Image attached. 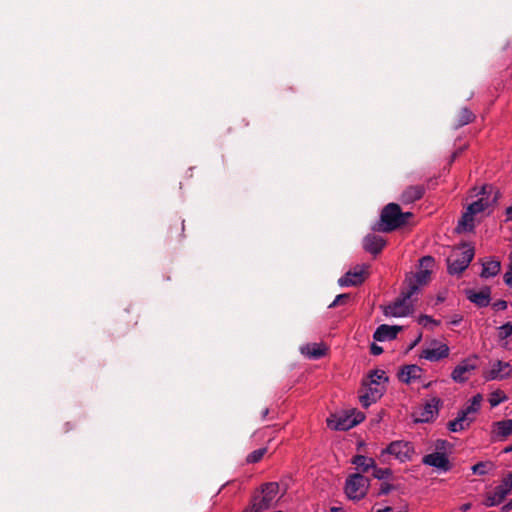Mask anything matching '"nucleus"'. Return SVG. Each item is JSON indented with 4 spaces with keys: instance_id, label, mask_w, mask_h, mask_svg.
Returning a JSON list of instances; mask_svg holds the SVG:
<instances>
[{
    "instance_id": "1",
    "label": "nucleus",
    "mask_w": 512,
    "mask_h": 512,
    "mask_svg": "<svg viewBox=\"0 0 512 512\" xmlns=\"http://www.w3.org/2000/svg\"><path fill=\"white\" fill-rule=\"evenodd\" d=\"M278 492V483H264L260 490L253 495L251 505L247 507L243 512H262L269 509L272 506Z\"/></svg>"
},
{
    "instance_id": "2",
    "label": "nucleus",
    "mask_w": 512,
    "mask_h": 512,
    "mask_svg": "<svg viewBox=\"0 0 512 512\" xmlns=\"http://www.w3.org/2000/svg\"><path fill=\"white\" fill-rule=\"evenodd\" d=\"M474 257V249L464 245L463 248L455 249L447 258L448 272L461 274L470 264Z\"/></svg>"
},
{
    "instance_id": "3",
    "label": "nucleus",
    "mask_w": 512,
    "mask_h": 512,
    "mask_svg": "<svg viewBox=\"0 0 512 512\" xmlns=\"http://www.w3.org/2000/svg\"><path fill=\"white\" fill-rule=\"evenodd\" d=\"M381 224L379 230L391 232L403 226V215L401 208L396 203L386 205L380 216Z\"/></svg>"
},
{
    "instance_id": "4",
    "label": "nucleus",
    "mask_w": 512,
    "mask_h": 512,
    "mask_svg": "<svg viewBox=\"0 0 512 512\" xmlns=\"http://www.w3.org/2000/svg\"><path fill=\"white\" fill-rule=\"evenodd\" d=\"M369 484V479L361 473L351 474L345 482V494L351 500H361L366 496Z\"/></svg>"
},
{
    "instance_id": "5",
    "label": "nucleus",
    "mask_w": 512,
    "mask_h": 512,
    "mask_svg": "<svg viewBox=\"0 0 512 512\" xmlns=\"http://www.w3.org/2000/svg\"><path fill=\"white\" fill-rule=\"evenodd\" d=\"M511 490H512V473H509L502 480V483L495 488L494 493L489 495L486 498L484 505L487 507H493V506L499 505L506 498V496L510 493Z\"/></svg>"
},
{
    "instance_id": "6",
    "label": "nucleus",
    "mask_w": 512,
    "mask_h": 512,
    "mask_svg": "<svg viewBox=\"0 0 512 512\" xmlns=\"http://www.w3.org/2000/svg\"><path fill=\"white\" fill-rule=\"evenodd\" d=\"M383 387L372 384L370 381H363V387L360 391L359 400L363 407L367 408L375 403L383 395Z\"/></svg>"
},
{
    "instance_id": "7",
    "label": "nucleus",
    "mask_w": 512,
    "mask_h": 512,
    "mask_svg": "<svg viewBox=\"0 0 512 512\" xmlns=\"http://www.w3.org/2000/svg\"><path fill=\"white\" fill-rule=\"evenodd\" d=\"M385 453L394 455L401 462L411 460L415 453L412 443L405 441H394L384 450Z\"/></svg>"
},
{
    "instance_id": "8",
    "label": "nucleus",
    "mask_w": 512,
    "mask_h": 512,
    "mask_svg": "<svg viewBox=\"0 0 512 512\" xmlns=\"http://www.w3.org/2000/svg\"><path fill=\"white\" fill-rule=\"evenodd\" d=\"M368 265L357 266L353 270H349L344 276L339 278L338 284L342 287L357 286L362 284L366 278V269Z\"/></svg>"
},
{
    "instance_id": "9",
    "label": "nucleus",
    "mask_w": 512,
    "mask_h": 512,
    "mask_svg": "<svg viewBox=\"0 0 512 512\" xmlns=\"http://www.w3.org/2000/svg\"><path fill=\"white\" fill-rule=\"evenodd\" d=\"M411 312V305L402 294L392 304L383 307V313L386 316L404 317Z\"/></svg>"
},
{
    "instance_id": "10",
    "label": "nucleus",
    "mask_w": 512,
    "mask_h": 512,
    "mask_svg": "<svg viewBox=\"0 0 512 512\" xmlns=\"http://www.w3.org/2000/svg\"><path fill=\"white\" fill-rule=\"evenodd\" d=\"M422 463L437 468L442 472L451 470L452 465L444 452H433L422 458Z\"/></svg>"
},
{
    "instance_id": "11",
    "label": "nucleus",
    "mask_w": 512,
    "mask_h": 512,
    "mask_svg": "<svg viewBox=\"0 0 512 512\" xmlns=\"http://www.w3.org/2000/svg\"><path fill=\"white\" fill-rule=\"evenodd\" d=\"M327 425L333 430L346 431L356 426L351 419L350 411L343 414H334L327 419Z\"/></svg>"
},
{
    "instance_id": "12",
    "label": "nucleus",
    "mask_w": 512,
    "mask_h": 512,
    "mask_svg": "<svg viewBox=\"0 0 512 512\" xmlns=\"http://www.w3.org/2000/svg\"><path fill=\"white\" fill-rule=\"evenodd\" d=\"M476 359V357L473 359H465L460 364H458L452 371V379L458 383L465 382L468 379L469 373L475 370L477 367Z\"/></svg>"
},
{
    "instance_id": "13",
    "label": "nucleus",
    "mask_w": 512,
    "mask_h": 512,
    "mask_svg": "<svg viewBox=\"0 0 512 512\" xmlns=\"http://www.w3.org/2000/svg\"><path fill=\"white\" fill-rule=\"evenodd\" d=\"M512 373L511 365L508 362L496 361L492 368L484 374L486 380H503L510 377Z\"/></svg>"
},
{
    "instance_id": "14",
    "label": "nucleus",
    "mask_w": 512,
    "mask_h": 512,
    "mask_svg": "<svg viewBox=\"0 0 512 512\" xmlns=\"http://www.w3.org/2000/svg\"><path fill=\"white\" fill-rule=\"evenodd\" d=\"M402 330V326H390L387 324H381L377 327L373 334V338L376 341L384 342L387 340H393L397 337L398 333Z\"/></svg>"
},
{
    "instance_id": "15",
    "label": "nucleus",
    "mask_w": 512,
    "mask_h": 512,
    "mask_svg": "<svg viewBox=\"0 0 512 512\" xmlns=\"http://www.w3.org/2000/svg\"><path fill=\"white\" fill-rule=\"evenodd\" d=\"M466 294L467 298L478 307H487L490 304L491 289L488 286L482 288L480 291L467 290Z\"/></svg>"
},
{
    "instance_id": "16",
    "label": "nucleus",
    "mask_w": 512,
    "mask_h": 512,
    "mask_svg": "<svg viewBox=\"0 0 512 512\" xmlns=\"http://www.w3.org/2000/svg\"><path fill=\"white\" fill-rule=\"evenodd\" d=\"M441 400L438 397H433L427 402L419 413V418L416 421L429 422L438 414V408Z\"/></svg>"
},
{
    "instance_id": "17",
    "label": "nucleus",
    "mask_w": 512,
    "mask_h": 512,
    "mask_svg": "<svg viewBox=\"0 0 512 512\" xmlns=\"http://www.w3.org/2000/svg\"><path fill=\"white\" fill-rule=\"evenodd\" d=\"M385 245V240L375 234H368L363 240L364 250L374 255L379 254Z\"/></svg>"
},
{
    "instance_id": "18",
    "label": "nucleus",
    "mask_w": 512,
    "mask_h": 512,
    "mask_svg": "<svg viewBox=\"0 0 512 512\" xmlns=\"http://www.w3.org/2000/svg\"><path fill=\"white\" fill-rule=\"evenodd\" d=\"M425 193V187L422 185L408 186L401 195V201L404 204L413 203L423 197Z\"/></svg>"
},
{
    "instance_id": "19",
    "label": "nucleus",
    "mask_w": 512,
    "mask_h": 512,
    "mask_svg": "<svg viewBox=\"0 0 512 512\" xmlns=\"http://www.w3.org/2000/svg\"><path fill=\"white\" fill-rule=\"evenodd\" d=\"M449 355V347L446 344H441L437 348H428L422 351L421 358L435 362Z\"/></svg>"
},
{
    "instance_id": "20",
    "label": "nucleus",
    "mask_w": 512,
    "mask_h": 512,
    "mask_svg": "<svg viewBox=\"0 0 512 512\" xmlns=\"http://www.w3.org/2000/svg\"><path fill=\"white\" fill-rule=\"evenodd\" d=\"M421 372L422 369L417 365H405L401 368L398 376L402 382L409 384L411 381L420 378Z\"/></svg>"
},
{
    "instance_id": "21",
    "label": "nucleus",
    "mask_w": 512,
    "mask_h": 512,
    "mask_svg": "<svg viewBox=\"0 0 512 512\" xmlns=\"http://www.w3.org/2000/svg\"><path fill=\"white\" fill-rule=\"evenodd\" d=\"M472 421V417H466L465 413L459 411L457 417L454 420L448 422L447 427L451 432H459L468 428Z\"/></svg>"
},
{
    "instance_id": "22",
    "label": "nucleus",
    "mask_w": 512,
    "mask_h": 512,
    "mask_svg": "<svg viewBox=\"0 0 512 512\" xmlns=\"http://www.w3.org/2000/svg\"><path fill=\"white\" fill-rule=\"evenodd\" d=\"M475 119V115L468 108H462L455 115L453 127L458 129L463 127L469 123H471Z\"/></svg>"
},
{
    "instance_id": "23",
    "label": "nucleus",
    "mask_w": 512,
    "mask_h": 512,
    "mask_svg": "<svg viewBox=\"0 0 512 512\" xmlns=\"http://www.w3.org/2000/svg\"><path fill=\"white\" fill-rule=\"evenodd\" d=\"M501 269L500 261L490 260L482 263V271L480 276L482 278H490L496 276Z\"/></svg>"
},
{
    "instance_id": "24",
    "label": "nucleus",
    "mask_w": 512,
    "mask_h": 512,
    "mask_svg": "<svg viewBox=\"0 0 512 512\" xmlns=\"http://www.w3.org/2000/svg\"><path fill=\"white\" fill-rule=\"evenodd\" d=\"M495 434L501 440L506 439L512 434V419L502 420L494 423Z\"/></svg>"
},
{
    "instance_id": "25",
    "label": "nucleus",
    "mask_w": 512,
    "mask_h": 512,
    "mask_svg": "<svg viewBox=\"0 0 512 512\" xmlns=\"http://www.w3.org/2000/svg\"><path fill=\"white\" fill-rule=\"evenodd\" d=\"M352 463L362 473L368 472L372 467H375V461L373 458L366 457L364 455H355L352 458Z\"/></svg>"
},
{
    "instance_id": "26",
    "label": "nucleus",
    "mask_w": 512,
    "mask_h": 512,
    "mask_svg": "<svg viewBox=\"0 0 512 512\" xmlns=\"http://www.w3.org/2000/svg\"><path fill=\"white\" fill-rule=\"evenodd\" d=\"M474 228V214L471 213L468 209L467 211L462 215L461 219L459 220L457 231H472Z\"/></svg>"
},
{
    "instance_id": "27",
    "label": "nucleus",
    "mask_w": 512,
    "mask_h": 512,
    "mask_svg": "<svg viewBox=\"0 0 512 512\" xmlns=\"http://www.w3.org/2000/svg\"><path fill=\"white\" fill-rule=\"evenodd\" d=\"M325 351L326 349L322 345L316 343L307 345L306 347L302 348V353L306 354L309 358L312 359L321 358L322 356L325 355Z\"/></svg>"
},
{
    "instance_id": "28",
    "label": "nucleus",
    "mask_w": 512,
    "mask_h": 512,
    "mask_svg": "<svg viewBox=\"0 0 512 512\" xmlns=\"http://www.w3.org/2000/svg\"><path fill=\"white\" fill-rule=\"evenodd\" d=\"M490 205V202L488 200V198L486 197H481L480 199H478L477 201H474L473 203H471L467 209L473 213L474 215L484 211L485 209H487Z\"/></svg>"
},
{
    "instance_id": "29",
    "label": "nucleus",
    "mask_w": 512,
    "mask_h": 512,
    "mask_svg": "<svg viewBox=\"0 0 512 512\" xmlns=\"http://www.w3.org/2000/svg\"><path fill=\"white\" fill-rule=\"evenodd\" d=\"M367 380L370 381L372 384L380 386V382H387L388 377L386 376L383 370H373L369 373Z\"/></svg>"
},
{
    "instance_id": "30",
    "label": "nucleus",
    "mask_w": 512,
    "mask_h": 512,
    "mask_svg": "<svg viewBox=\"0 0 512 512\" xmlns=\"http://www.w3.org/2000/svg\"><path fill=\"white\" fill-rule=\"evenodd\" d=\"M494 467L493 463L490 461L486 462H478L472 466V472L477 475H485Z\"/></svg>"
},
{
    "instance_id": "31",
    "label": "nucleus",
    "mask_w": 512,
    "mask_h": 512,
    "mask_svg": "<svg viewBox=\"0 0 512 512\" xmlns=\"http://www.w3.org/2000/svg\"><path fill=\"white\" fill-rule=\"evenodd\" d=\"M419 284L416 283L412 278L408 280L407 288L402 290L401 294L409 300L419 289Z\"/></svg>"
},
{
    "instance_id": "32",
    "label": "nucleus",
    "mask_w": 512,
    "mask_h": 512,
    "mask_svg": "<svg viewBox=\"0 0 512 512\" xmlns=\"http://www.w3.org/2000/svg\"><path fill=\"white\" fill-rule=\"evenodd\" d=\"M507 399L506 395L501 390H496L490 394L489 403L491 407H496Z\"/></svg>"
},
{
    "instance_id": "33",
    "label": "nucleus",
    "mask_w": 512,
    "mask_h": 512,
    "mask_svg": "<svg viewBox=\"0 0 512 512\" xmlns=\"http://www.w3.org/2000/svg\"><path fill=\"white\" fill-rule=\"evenodd\" d=\"M266 452H267L266 448H260V449L254 450L253 452H251L250 454L247 455V458H246L247 463L259 462L263 458V456L265 455Z\"/></svg>"
},
{
    "instance_id": "34",
    "label": "nucleus",
    "mask_w": 512,
    "mask_h": 512,
    "mask_svg": "<svg viewBox=\"0 0 512 512\" xmlns=\"http://www.w3.org/2000/svg\"><path fill=\"white\" fill-rule=\"evenodd\" d=\"M430 279V271L429 269H424L419 272H417L413 278V280L418 283L419 285H424L428 283Z\"/></svg>"
},
{
    "instance_id": "35",
    "label": "nucleus",
    "mask_w": 512,
    "mask_h": 512,
    "mask_svg": "<svg viewBox=\"0 0 512 512\" xmlns=\"http://www.w3.org/2000/svg\"><path fill=\"white\" fill-rule=\"evenodd\" d=\"M494 192V198H493V202H496L499 195H500V192L499 190H495L494 191V187L492 185H489V184H485L482 186L479 194L482 195V197H485V196H489L490 194H492Z\"/></svg>"
},
{
    "instance_id": "36",
    "label": "nucleus",
    "mask_w": 512,
    "mask_h": 512,
    "mask_svg": "<svg viewBox=\"0 0 512 512\" xmlns=\"http://www.w3.org/2000/svg\"><path fill=\"white\" fill-rule=\"evenodd\" d=\"M498 330H499L498 336L501 340L508 338L509 336L512 335V322H507V323L503 324L502 326H500L498 328Z\"/></svg>"
},
{
    "instance_id": "37",
    "label": "nucleus",
    "mask_w": 512,
    "mask_h": 512,
    "mask_svg": "<svg viewBox=\"0 0 512 512\" xmlns=\"http://www.w3.org/2000/svg\"><path fill=\"white\" fill-rule=\"evenodd\" d=\"M350 299V294L348 293H344V294H339L336 296V298L334 299V301L329 305V308H334L338 305H343L345 304L348 300Z\"/></svg>"
},
{
    "instance_id": "38",
    "label": "nucleus",
    "mask_w": 512,
    "mask_h": 512,
    "mask_svg": "<svg viewBox=\"0 0 512 512\" xmlns=\"http://www.w3.org/2000/svg\"><path fill=\"white\" fill-rule=\"evenodd\" d=\"M350 414L352 421L356 422V425H358L365 419V415L362 412L357 411L356 409L350 410Z\"/></svg>"
},
{
    "instance_id": "39",
    "label": "nucleus",
    "mask_w": 512,
    "mask_h": 512,
    "mask_svg": "<svg viewBox=\"0 0 512 512\" xmlns=\"http://www.w3.org/2000/svg\"><path fill=\"white\" fill-rule=\"evenodd\" d=\"M374 468V477L377 478V479H384L385 477H387L391 471L390 469H382V468H376V467H373Z\"/></svg>"
},
{
    "instance_id": "40",
    "label": "nucleus",
    "mask_w": 512,
    "mask_h": 512,
    "mask_svg": "<svg viewBox=\"0 0 512 512\" xmlns=\"http://www.w3.org/2000/svg\"><path fill=\"white\" fill-rule=\"evenodd\" d=\"M394 489V486L389 483H382L378 495H386Z\"/></svg>"
},
{
    "instance_id": "41",
    "label": "nucleus",
    "mask_w": 512,
    "mask_h": 512,
    "mask_svg": "<svg viewBox=\"0 0 512 512\" xmlns=\"http://www.w3.org/2000/svg\"><path fill=\"white\" fill-rule=\"evenodd\" d=\"M481 401H482V396L480 394H477L472 397L469 405H471L478 411L480 409Z\"/></svg>"
},
{
    "instance_id": "42",
    "label": "nucleus",
    "mask_w": 512,
    "mask_h": 512,
    "mask_svg": "<svg viewBox=\"0 0 512 512\" xmlns=\"http://www.w3.org/2000/svg\"><path fill=\"white\" fill-rule=\"evenodd\" d=\"M434 262V259L431 256H424L420 260V265L425 269H428Z\"/></svg>"
},
{
    "instance_id": "43",
    "label": "nucleus",
    "mask_w": 512,
    "mask_h": 512,
    "mask_svg": "<svg viewBox=\"0 0 512 512\" xmlns=\"http://www.w3.org/2000/svg\"><path fill=\"white\" fill-rule=\"evenodd\" d=\"M493 308L495 310H505L507 308V302L505 300H498L493 303Z\"/></svg>"
},
{
    "instance_id": "44",
    "label": "nucleus",
    "mask_w": 512,
    "mask_h": 512,
    "mask_svg": "<svg viewBox=\"0 0 512 512\" xmlns=\"http://www.w3.org/2000/svg\"><path fill=\"white\" fill-rule=\"evenodd\" d=\"M504 282L508 286L512 287V266H510V269L505 273Z\"/></svg>"
},
{
    "instance_id": "45",
    "label": "nucleus",
    "mask_w": 512,
    "mask_h": 512,
    "mask_svg": "<svg viewBox=\"0 0 512 512\" xmlns=\"http://www.w3.org/2000/svg\"><path fill=\"white\" fill-rule=\"evenodd\" d=\"M370 352L372 355H380L381 353H383V348L373 343L370 347Z\"/></svg>"
},
{
    "instance_id": "46",
    "label": "nucleus",
    "mask_w": 512,
    "mask_h": 512,
    "mask_svg": "<svg viewBox=\"0 0 512 512\" xmlns=\"http://www.w3.org/2000/svg\"><path fill=\"white\" fill-rule=\"evenodd\" d=\"M450 444L446 440L439 439L436 441L435 447L437 450H445Z\"/></svg>"
},
{
    "instance_id": "47",
    "label": "nucleus",
    "mask_w": 512,
    "mask_h": 512,
    "mask_svg": "<svg viewBox=\"0 0 512 512\" xmlns=\"http://www.w3.org/2000/svg\"><path fill=\"white\" fill-rule=\"evenodd\" d=\"M461 412L465 413L466 417H470V414L476 413L477 410L474 407H472L471 405H468L467 407L462 409Z\"/></svg>"
},
{
    "instance_id": "48",
    "label": "nucleus",
    "mask_w": 512,
    "mask_h": 512,
    "mask_svg": "<svg viewBox=\"0 0 512 512\" xmlns=\"http://www.w3.org/2000/svg\"><path fill=\"white\" fill-rule=\"evenodd\" d=\"M464 147L463 148H459L458 150H456L452 155H451V159H450V163H452L453 161H455V159L462 153Z\"/></svg>"
},
{
    "instance_id": "49",
    "label": "nucleus",
    "mask_w": 512,
    "mask_h": 512,
    "mask_svg": "<svg viewBox=\"0 0 512 512\" xmlns=\"http://www.w3.org/2000/svg\"><path fill=\"white\" fill-rule=\"evenodd\" d=\"M402 215H403V226H404L407 223L408 218L412 217V213L411 212H405V213L402 212Z\"/></svg>"
},
{
    "instance_id": "50",
    "label": "nucleus",
    "mask_w": 512,
    "mask_h": 512,
    "mask_svg": "<svg viewBox=\"0 0 512 512\" xmlns=\"http://www.w3.org/2000/svg\"><path fill=\"white\" fill-rule=\"evenodd\" d=\"M471 508L470 503H465L460 506V512H467Z\"/></svg>"
},
{
    "instance_id": "51",
    "label": "nucleus",
    "mask_w": 512,
    "mask_h": 512,
    "mask_svg": "<svg viewBox=\"0 0 512 512\" xmlns=\"http://www.w3.org/2000/svg\"><path fill=\"white\" fill-rule=\"evenodd\" d=\"M512 509V501L508 502L502 507L503 512H509Z\"/></svg>"
},
{
    "instance_id": "52",
    "label": "nucleus",
    "mask_w": 512,
    "mask_h": 512,
    "mask_svg": "<svg viewBox=\"0 0 512 512\" xmlns=\"http://www.w3.org/2000/svg\"><path fill=\"white\" fill-rule=\"evenodd\" d=\"M507 220H512V205L506 209Z\"/></svg>"
},
{
    "instance_id": "53",
    "label": "nucleus",
    "mask_w": 512,
    "mask_h": 512,
    "mask_svg": "<svg viewBox=\"0 0 512 512\" xmlns=\"http://www.w3.org/2000/svg\"><path fill=\"white\" fill-rule=\"evenodd\" d=\"M376 512H393L392 507L387 506L384 509L377 510Z\"/></svg>"
},
{
    "instance_id": "54",
    "label": "nucleus",
    "mask_w": 512,
    "mask_h": 512,
    "mask_svg": "<svg viewBox=\"0 0 512 512\" xmlns=\"http://www.w3.org/2000/svg\"><path fill=\"white\" fill-rule=\"evenodd\" d=\"M268 413H269V410L267 408L263 409V411L261 413L262 414V419H264L267 416Z\"/></svg>"
},
{
    "instance_id": "55",
    "label": "nucleus",
    "mask_w": 512,
    "mask_h": 512,
    "mask_svg": "<svg viewBox=\"0 0 512 512\" xmlns=\"http://www.w3.org/2000/svg\"><path fill=\"white\" fill-rule=\"evenodd\" d=\"M426 320V322L432 321L431 318L427 315L421 317V321Z\"/></svg>"
},
{
    "instance_id": "56",
    "label": "nucleus",
    "mask_w": 512,
    "mask_h": 512,
    "mask_svg": "<svg viewBox=\"0 0 512 512\" xmlns=\"http://www.w3.org/2000/svg\"><path fill=\"white\" fill-rule=\"evenodd\" d=\"M504 452H505V453H510V452H512V445H510V446L506 447V448L504 449Z\"/></svg>"
},
{
    "instance_id": "57",
    "label": "nucleus",
    "mask_w": 512,
    "mask_h": 512,
    "mask_svg": "<svg viewBox=\"0 0 512 512\" xmlns=\"http://www.w3.org/2000/svg\"><path fill=\"white\" fill-rule=\"evenodd\" d=\"M460 321H461V318H457V319L452 320V322H451V323H452L453 325H457Z\"/></svg>"
},
{
    "instance_id": "58",
    "label": "nucleus",
    "mask_w": 512,
    "mask_h": 512,
    "mask_svg": "<svg viewBox=\"0 0 512 512\" xmlns=\"http://www.w3.org/2000/svg\"><path fill=\"white\" fill-rule=\"evenodd\" d=\"M340 511H341V509L338 508V507H332L331 508V512H340Z\"/></svg>"
},
{
    "instance_id": "59",
    "label": "nucleus",
    "mask_w": 512,
    "mask_h": 512,
    "mask_svg": "<svg viewBox=\"0 0 512 512\" xmlns=\"http://www.w3.org/2000/svg\"><path fill=\"white\" fill-rule=\"evenodd\" d=\"M431 385V382L424 385L425 388H428Z\"/></svg>"
},
{
    "instance_id": "60",
    "label": "nucleus",
    "mask_w": 512,
    "mask_h": 512,
    "mask_svg": "<svg viewBox=\"0 0 512 512\" xmlns=\"http://www.w3.org/2000/svg\"><path fill=\"white\" fill-rule=\"evenodd\" d=\"M181 226H182V231H183L184 230V221H182Z\"/></svg>"
},
{
    "instance_id": "61",
    "label": "nucleus",
    "mask_w": 512,
    "mask_h": 512,
    "mask_svg": "<svg viewBox=\"0 0 512 512\" xmlns=\"http://www.w3.org/2000/svg\"><path fill=\"white\" fill-rule=\"evenodd\" d=\"M510 259H511V264H510V266H512V253L510 254Z\"/></svg>"
}]
</instances>
